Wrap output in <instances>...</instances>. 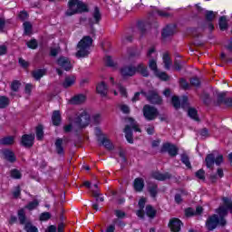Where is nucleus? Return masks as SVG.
I'll return each instance as SVG.
<instances>
[{"label": "nucleus", "mask_w": 232, "mask_h": 232, "mask_svg": "<svg viewBox=\"0 0 232 232\" xmlns=\"http://www.w3.org/2000/svg\"><path fill=\"white\" fill-rule=\"evenodd\" d=\"M223 204L224 206H220L216 210V213L219 215V218L218 215L214 214L207 219L206 227L208 231H213V229H216L218 224L219 226H226L227 221L224 218L227 217V211H230V213H232L231 199H229L228 198H223Z\"/></svg>", "instance_id": "f257e3e1"}, {"label": "nucleus", "mask_w": 232, "mask_h": 232, "mask_svg": "<svg viewBox=\"0 0 232 232\" xmlns=\"http://www.w3.org/2000/svg\"><path fill=\"white\" fill-rule=\"evenodd\" d=\"M121 74L126 78V77H133V75H135L136 72H138V73H140L141 75H143V77H148V75L150 74L148 72V68L146 67V65L140 63L139 64L137 67H133L131 65H127V66H123L121 70Z\"/></svg>", "instance_id": "f03ea898"}, {"label": "nucleus", "mask_w": 232, "mask_h": 232, "mask_svg": "<svg viewBox=\"0 0 232 232\" xmlns=\"http://www.w3.org/2000/svg\"><path fill=\"white\" fill-rule=\"evenodd\" d=\"M93 44V39L90 36H84L77 44L78 51L75 53V56L78 59L81 57H88L90 55V48Z\"/></svg>", "instance_id": "7ed1b4c3"}, {"label": "nucleus", "mask_w": 232, "mask_h": 232, "mask_svg": "<svg viewBox=\"0 0 232 232\" xmlns=\"http://www.w3.org/2000/svg\"><path fill=\"white\" fill-rule=\"evenodd\" d=\"M68 6L69 8L65 13L68 16L75 15L79 12H88V5L79 0H69Z\"/></svg>", "instance_id": "20e7f679"}, {"label": "nucleus", "mask_w": 232, "mask_h": 232, "mask_svg": "<svg viewBox=\"0 0 232 232\" xmlns=\"http://www.w3.org/2000/svg\"><path fill=\"white\" fill-rule=\"evenodd\" d=\"M205 161L207 168L213 169V166H215V164L217 166H220V164L224 162V156L222 154H218L217 150H214L212 153L207 155Z\"/></svg>", "instance_id": "39448f33"}, {"label": "nucleus", "mask_w": 232, "mask_h": 232, "mask_svg": "<svg viewBox=\"0 0 232 232\" xmlns=\"http://www.w3.org/2000/svg\"><path fill=\"white\" fill-rule=\"evenodd\" d=\"M127 121L130 124L126 125L124 129V133L127 140L130 142V144H133V132H131V128L134 130V131H139L140 133V128H139V124H137V121L133 120L132 118H128Z\"/></svg>", "instance_id": "423d86ee"}, {"label": "nucleus", "mask_w": 232, "mask_h": 232, "mask_svg": "<svg viewBox=\"0 0 232 232\" xmlns=\"http://www.w3.org/2000/svg\"><path fill=\"white\" fill-rule=\"evenodd\" d=\"M147 57H149V68L155 74L159 72V68L157 67V51L155 47H150L147 53Z\"/></svg>", "instance_id": "0eeeda50"}, {"label": "nucleus", "mask_w": 232, "mask_h": 232, "mask_svg": "<svg viewBox=\"0 0 232 232\" xmlns=\"http://www.w3.org/2000/svg\"><path fill=\"white\" fill-rule=\"evenodd\" d=\"M74 124L77 128L82 129L86 128L90 124V114L86 111H82L79 115L74 119Z\"/></svg>", "instance_id": "6e6552de"}, {"label": "nucleus", "mask_w": 232, "mask_h": 232, "mask_svg": "<svg viewBox=\"0 0 232 232\" xmlns=\"http://www.w3.org/2000/svg\"><path fill=\"white\" fill-rule=\"evenodd\" d=\"M143 116L146 121H155L159 117V110L151 105H144Z\"/></svg>", "instance_id": "1a4fd4ad"}, {"label": "nucleus", "mask_w": 232, "mask_h": 232, "mask_svg": "<svg viewBox=\"0 0 232 232\" xmlns=\"http://www.w3.org/2000/svg\"><path fill=\"white\" fill-rule=\"evenodd\" d=\"M172 104L176 110H179V108H183V110H186L189 108V103L188 102V96H183L181 98V101L179 99L178 96L172 97Z\"/></svg>", "instance_id": "9d476101"}, {"label": "nucleus", "mask_w": 232, "mask_h": 232, "mask_svg": "<svg viewBox=\"0 0 232 232\" xmlns=\"http://www.w3.org/2000/svg\"><path fill=\"white\" fill-rule=\"evenodd\" d=\"M160 151L161 153H169V157H176L179 155V148L169 142L163 144Z\"/></svg>", "instance_id": "9b49d317"}, {"label": "nucleus", "mask_w": 232, "mask_h": 232, "mask_svg": "<svg viewBox=\"0 0 232 232\" xmlns=\"http://www.w3.org/2000/svg\"><path fill=\"white\" fill-rule=\"evenodd\" d=\"M146 98L150 104H162V98L159 95L157 91H150L146 94Z\"/></svg>", "instance_id": "f8f14e48"}, {"label": "nucleus", "mask_w": 232, "mask_h": 232, "mask_svg": "<svg viewBox=\"0 0 232 232\" xmlns=\"http://www.w3.org/2000/svg\"><path fill=\"white\" fill-rule=\"evenodd\" d=\"M56 63L58 64V66H60V68L65 70V72H70V70L73 68V66L72 65V62H70V59L64 56H61L56 61Z\"/></svg>", "instance_id": "ddd939ff"}, {"label": "nucleus", "mask_w": 232, "mask_h": 232, "mask_svg": "<svg viewBox=\"0 0 232 232\" xmlns=\"http://www.w3.org/2000/svg\"><path fill=\"white\" fill-rule=\"evenodd\" d=\"M35 136L34 134H25L22 136L21 144L24 148H32L34 146Z\"/></svg>", "instance_id": "4468645a"}, {"label": "nucleus", "mask_w": 232, "mask_h": 232, "mask_svg": "<svg viewBox=\"0 0 232 232\" xmlns=\"http://www.w3.org/2000/svg\"><path fill=\"white\" fill-rule=\"evenodd\" d=\"M169 227L172 232H180V228L182 227V221L177 218H174L169 220Z\"/></svg>", "instance_id": "2eb2a0df"}, {"label": "nucleus", "mask_w": 232, "mask_h": 232, "mask_svg": "<svg viewBox=\"0 0 232 232\" xmlns=\"http://www.w3.org/2000/svg\"><path fill=\"white\" fill-rule=\"evenodd\" d=\"M2 155L5 160L8 162L14 163L15 160H17V158L15 157V153H14L11 150L5 149L2 150Z\"/></svg>", "instance_id": "dca6fc26"}, {"label": "nucleus", "mask_w": 232, "mask_h": 232, "mask_svg": "<svg viewBox=\"0 0 232 232\" xmlns=\"http://www.w3.org/2000/svg\"><path fill=\"white\" fill-rule=\"evenodd\" d=\"M101 19H102V15L101 14V10H99V7H95L92 13V18L89 20V23L92 26V24H99V23L101 22Z\"/></svg>", "instance_id": "f3484780"}, {"label": "nucleus", "mask_w": 232, "mask_h": 232, "mask_svg": "<svg viewBox=\"0 0 232 232\" xmlns=\"http://www.w3.org/2000/svg\"><path fill=\"white\" fill-rule=\"evenodd\" d=\"M176 26L174 24L167 25L161 34L162 37L166 39V37H169L175 34Z\"/></svg>", "instance_id": "a211bd4d"}, {"label": "nucleus", "mask_w": 232, "mask_h": 232, "mask_svg": "<svg viewBox=\"0 0 232 232\" xmlns=\"http://www.w3.org/2000/svg\"><path fill=\"white\" fill-rule=\"evenodd\" d=\"M96 92L102 95V97H106V95H108V85H106L104 82H102L97 85Z\"/></svg>", "instance_id": "6ab92c4d"}, {"label": "nucleus", "mask_w": 232, "mask_h": 232, "mask_svg": "<svg viewBox=\"0 0 232 232\" xmlns=\"http://www.w3.org/2000/svg\"><path fill=\"white\" fill-rule=\"evenodd\" d=\"M134 190L140 193L144 189V179L142 178H137L133 182Z\"/></svg>", "instance_id": "aec40b11"}, {"label": "nucleus", "mask_w": 232, "mask_h": 232, "mask_svg": "<svg viewBox=\"0 0 232 232\" xmlns=\"http://www.w3.org/2000/svg\"><path fill=\"white\" fill-rule=\"evenodd\" d=\"M152 179H155L156 180H168L171 179V174L169 172L167 173H160V172H154L152 173Z\"/></svg>", "instance_id": "412c9836"}, {"label": "nucleus", "mask_w": 232, "mask_h": 232, "mask_svg": "<svg viewBox=\"0 0 232 232\" xmlns=\"http://www.w3.org/2000/svg\"><path fill=\"white\" fill-rule=\"evenodd\" d=\"M86 101V96L84 94H78L72 98V104H82Z\"/></svg>", "instance_id": "4be33fe9"}, {"label": "nucleus", "mask_w": 232, "mask_h": 232, "mask_svg": "<svg viewBox=\"0 0 232 232\" xmlns=\"http://www.w3.org/2000/svg\"><path fill=\"white\" fill-rule=\"evenodd\" d=\"M32 75L35 81H39L44 75H46V69H37L32 72Z\"/></svg>", "instance_id": "5701e85b"}, {"label": "nucleus", "mask_w": 232, "mask_h": 232, "mask_svg": "<svg viewBox=\"0 0 232 232\" xmlns=\"http://www.w3.org/2000/svg\"><path fill=\"white\" fill-rule=\"evenodd\" d=\"M52 121L53 126H59L61 124V111H54L52 115Z\"/></svg>", "instance_id": "b1692460"}, {"label": "nucleus", "mask_w": 232, "mask_h": 232, "mask_svg": "<svg viewBox=\"0 0 232 232\" xmlns=\"http://www.w3.org/2000/svg\"><path fill=\"white\" fill-rule=\"evenodd\" d=\"M111 82L113 84V86H117V88L120 90V93L122 97H127L128 92H126V88H124L122 85L121 84H117L115 83V80L113 79V77L110 78Z\"/></svg>", "instance_id": "393cba45"}, {"label": "nucleus", "mask_w": 232, "mask_h": 232, "mask_svg": "<svg viewBox=\"0 0 232 232\" xmlns=\"http://www.w3.org/2000/svg\"><path fill=\"white\" fill-rule=\"evenodd\" d=\"M75 84V76H67L63 83V88H70Z\"/></svg>", "instance_id": "a878e982"}, {"label": "nucleus", "mask_w": 232, "mask_h": 232, "mask_svg": "<svg viewBox=\"0 0 232 232\" xmlns=\"http://www.w3.org/2000/svg\"><path fill=\"white\" fill-rule=\"evenodd\" d=\"M162 59L165 70H169L171 68V58L169 57V54L168 53H165Z\"/></svg>", "instance_id": "bb28decb"}, {"label": "nucleus", "mask_w": 232, "mask_h": 232, "mask_svg": "<svg viewBox=\"0 0 232 232\" xmlns=\"http://www.w3.org/2000/svg\"><path fill=\"white\" fill-rule=\"evenodd\" d=\"M55 148L58 155H64V148H63V139L56 140Z\"/></svg>", "instance_id": "cd10ccee"}, {"label": "nucleus", "mask_w": 232, "mask_h": 232, "mask_svg": "<svg viewBox=\"0 0 232 232\" xmlns=\"http://www.w3.org/2000/svg\"><path fill=\"white\" fill-rule=\"evenodd\" d=\"M10 104V99L6 96H0V109H5Z\"/></svg>", "instance_id": "c85d7f7f"}, {"label": "nucleus", "mask_w": 232, "mask_h": 232, "mask_svg": "<svg viewBox=\"0 0 232 232\" xmlns=\"http://www.w3.org/2000/svg\"><path fill=\"white\" fill-rule=\"evenodd\" d=\"M102 146H104V148H106V150H109V151H111V150H113V143H111V141L108 140V138H103L102 140Z\"/></svg>", "instance_id": "c756f323"}, {"label": "nucleus", "mask_w": 232, "mask_h": 232, "mask_svg": "<svg viewBox=\"0 0 232 232\" xmlns=\"http://www.w3.org/2000/svg\"><path fill=\"white\" fill-rule=\"evenodd\" d=\"M0 144L4 146H11V144H14V137L8 136L0 140Z\"/></svg>", "instance_id": "7c9ffc66"}, {"label": "nucleus", "mask_w": 232, "mask_h": 232, "mask_svg": "<svg viewBox=\"0 0 232 232\" xmlns=\"http://www.w3.org/2000/svg\"><path fill=\"white\" fill-rule=\"evenodd\" d=\"M146 215L150 217V218H155V215H157V210L153 208L151 206L146 207Z\"/></svg>", "instance_id": "2f4dec72"}, {"label": "nucleus", "mask_w": 232, "mask_h": 232, "mask_svg": "<svg viewBox=\"0 0 232 232\" xmlns=\"http://www.w3.org/2000/svg\"><path fill=\"white\" fill-rule=\"evenodd\" d=\"M219 28L224 32V30H227V19L226 16H221L219 18Z\"/></svg>", "instance_id": "473e14b6"}, {"label": "nucleus", "mask_w": 232, "mask_h": 232, "mask_svg": "<svg viewBox=\"0 0 232 232\" xmlns=\"http://www.w3.org/2000/svg\"><path fill=\"white\" fill-rule=\"evenodd\" d=\"M18 219L20 224H26V213L23 208L18 211Z\"/></svg>", "instance_id": "72a5a7b5"}, {"label": "nucleus", "mask_w": 232, "mask_h": 232, "mask_svg": "<svg viewBox=\"0 0 232 232\" xmlns=\"http://www.w3.org/2000/svg\"><path fill=\"white\" fill-rule=\"evenodd\" d=\"M43 125H38L36 127V139L37 140H43V137H44V131L43 130Z\"/></svg>", "instance_id": "f704fd0d"}, {"label": "nucleus", "mask_w": 232, "mask_h": 232, "mask_svg": "<svg viewBox=\"0 0 232 232\" xmlns=\"http://www.w3.org/2000/svg\"><path fill=\"white\" fill-rule=\"evenodd\" d=\"M215 17H217V14L213 11H207L205 14V19L208 23H212Z\"/></svg>", "instance_id": "c9c22d12"}, {"label": "nucleus", "mask_w": 232, "mask_h": 232, "mask_svg": "<svg viewBox=\"0 0 232 232\" xmlns=\"http://www.w3.org/2000/svg\"><path fill=\"white\" fill-rule=\"evenodd\" d=\"M154 75H156L158 79H160V81H169V76L165 72L157 71Z\"/></svg>", "instance_id": "e433bc0d"}, {"label": "nucleus", "mask_w": 232, "mask_h": 232, "mask_svg": "<svg viewBox=\"0 0 232 232\" xmlns=\"http://www.w3.org/2000/svg\"><path fill=\"white\" fill-rule=\"evenodd\" d=\"M181 162H183L187 168L191 169V162L189 161V156H188V154H181Z\"/></svg>", "instance_id": "4c0bfd02"}, {"label": "nucleus", "mask_w": 232, "mask_h": 232, "mask_svg": "<svg viewBox=\"0 0 232 232\" xmlns=\"http://www.w3.org/2000/svg\"><path fill=\"white\" fill-rule=\"evenodd\" d=\"M10 175H11L12 179H14L16 180L22 179V177H23V174H21V171H19L16 169H12L10 171Z\"/></svg>", "instance_id": "58836bf2"}, {"label": "nucleus", "mask_w": 232, "mask_h": 232, "mask_svg": "<svg viewBox=\"0 0 232 232\" xmlns=\"http://www.w3.org/2000/svg\"><path fill=\"white\" fill-rule=\"evenodd\" d=\"M188 115L190 117V119H193L194 121H198V112L194 108H188Z\"/></svg>", "instance_id": "ea45409f"}, {"label": "nucleus", "mask_w": 232, "mask_h": 232, "mask_svg": "<svg viewBox=\"0 0 232 232\" xmlns=\"http://www.w3.org/2000/svg\"><path fill=\"white\" fill-rule=\"evenodd\" d=\"M24 229L26 232H39L37 227L32 225V223H25Z\"/></svg>", "instance_id": "a19ab883"}, {"label": "nucleus", "mask_w": 232, "mask_h": 232, "mask_svg": "<svg viewBox=\"0 0 232 232\" xmlns=\"http://www.w3.org/2000/svg\"><path fill=\"white\" fill-rule=\"evenodd\" d=\"M157 189H158V187L155 184H152L149 187V192L153 198L157 197V193H158Z\"/></svg>", "instance_id": "79ce46f5"}, {"label": "nucleus", "mask_w": 232, "mask_h": 232, "mask_svg": "<svg viewBox=\"0 0 232 232\" xmlns=\"http://www.w3.org/2000/svg\"><path fill=\"white\" fill-rule=\"evenodd\" d=\"M24 29L25 35H30V34H32V24H30V22H24Z\"/></svg>", "instance_id": "37998d69"}, {"label": "nucleus", "mask_w": 232, "mask_h": 232, "mask_svg": "<svg viewBox=\"0 0 232 232\" xmlns=\"http://www.w3.org/2000/svg\"><path fill=\"white\" fill-rule=\"evenodd\" d=\"M39 206V201L37 199H34V201L30 202L28 205L25 206L26 209H29V211H32L35 209Z\"/></svg>", "instance_id": "c03bdc74"}, {"label": "nucleus", "mask_w": 232, "mask_h": 232, "mask_svg": "<svg viewBox=\"0 0 232 232\" xmlns=\"http://www.w3.org/2000/svg\"><path fill=\"white\" fill-rule=\"evenodd\" d=\"M196 177L199 180H206V171L204 169H200L196 172Z\"/></svg>", "instance_id": "a18cd8bd"}, {"label": "nucleus", "mask_w": 232, "mask_h": 232, "mask_svg": "<svg viewBox=\"0 0 232 232\" xmlns=\"http://www.w3.org/2000/svg\"><path fill=\"white\" fill-rule=\"evenodd\" d=\"M104 61H105L106 66H110L111 68H115V62H113V59L111 58V56H106Z\"/></svg>", "instance_id": "49530a36"}, {"label": "nucleus", "mask_w": 232, "mask_h": 232, "mask_svg": "<svg viewBox=\"0 0 232 232\" xmlns=\"http://www.w3.org/2000/svg\"><path fill=\"white\" fill-rule=\"evenodd\" d=\"M20 86H21V82H19V81H14L11 83V90H12V92H19Z\"/></svg>", "instance_id": "de8ad7c7"}, {"label": "nucleus", "mask_w": 232, "mask_h": 232, "mask_svg": "<svg viewBox=\"0 0 232 232\" xmlns=\"http://www.w3.org/2000/svg\"><path fill=\"white\" fill-rule=\"evenodd\" d=\"M227 100V98H226L225 93H219L218 95V104H226Z\"/></svg>", "instance_id": "09e8293b"}, {"label": "nucleus", "mask_w": 232, "mask_h": 232, "mask_svg": "<svg viewBox=\"0 0 232 232\" xmlns=\"http://www.w3.org/2000/svg\"><path fill=\"white\" fill-rule=\"evenodd\" d=\"M157 14L160 17H169V15H171L169 13H168V10L166 9H162V10H158Z\"/></svg>", "instance_id": "8fccbe9b"}, {"label": "nucleus", "mask_w": 232, "mask_h": 232, "mask_svg": "<svg viewBox=\"0 0 232 232\" xmlns=\"http://www.w3.org/2000/svg\"><path fill=\"white\" fill-rule=\"evenodd\" d=\"M50 218H52V215L50 214V212H44L40 215L41 221L50 220Z\"/></svg>", "instance_id": "3c124183"}, {"label": "nucleus", "mask_w": 232, "mask_h": 232, "mask_svg": "<svg viewBox=\"0 0 232 232\" xmlns=\"http://www.w3.org/2000/svg\"><path fill=\"white\" fill-rule=\"evenodd\" d=\"M179 86H181L183 90H189L190 88L189 83H188V82L184 79L179 80Z\"/></svg>", "instance_id": "603ef678"}, {"label": "nucleus", "mask_w": 232, "mask_h": 232, "mask_svg": "<svg viewBox=\"0 0 232 232\" xmlns=\"http://www.w3.org/2000/svg\"><path fill=\"white\" fill-rule=\"evenodd\" d=\"M191 86H195L196 88L200 86V80L198 77H193L190 79Z\"/></svg>", "instance_id": "864d4df0"}, {"label": "nucleus", "mask_w": 232, "mask_h": 232, "mask_svg": "<svg viewBox=\"0 0 232 232\" xmlns=\"http://www.w3.org/2000/svg\"><path fill=\"white\" fill-rule=\"evenodd\" d=\"M20 195H21V187L20 186H16L14 188V190L13 191V197L14 198H19Z\"/></svg>", "instance_id": "5fc2aeb1"}, {"label": "nucleus", "mask_w": 232, "mask_h": 232, "mask_svg": "<svg viewBox=\"0 0 232 232\" xmlns=\"http://www.w3.org/2000/svg\"><path fill=\"white\" fill-rule=\"evenodd\" d=\"M27 46L28 48H32V50H35V48H37V41L31 40L27 42Z\"/></svg>", "instance_id": "6e6d98bb"}, {"label": "nucleus", "mask_w": 232, "mask_h": 232, "mask_svg": "<svg viewBox=\"0 0 232 232\" xmlns=\"http://www.w3.org/2000/svg\"><path fill=\"white\" fill-rule=\"evenodd\" d=\"M18 17L21 21H26V19H28V13L26 11H22L18 14Z\"/></svg>", "instance_id": "4d7b16f0"}, {"label": "nucleus", "mask_w": 232, "mask_h": 232, "mask_svg": "<svg viewBox=\"0 0 232 232\" xmlns=\"http://www.w3.org/2000/svg\"><path fill=\"white\" fill-rule=\"evenodd\" d=\"M186 217H193L195 215V209L188 208L185 210Z\"/></svg>", "instance_id": "13d9d810"}, {"label": "nucleus", "mask_w": 232, "mask_h": 232, "mask_svg": "<svg viewBox=\"0 0 232 232\" xmlns=\"http://www.w3.org/2000/svg\"><path fill=\"white\" fill-rule=\"evenodd\" d=\"M120 110L122 111V113H129L130 112V107L126 104L120 105Z\"/></svg>", "instance_id": "bf43d9fd"}, {"label": "nucleus", "mask_w": 232, "mask_h": 232, "mask_svg": "<svg viewBox=\"0 0 232 232\" xmlns=\"http://www.w3.org/2000/svg\"><path fill=\"white\" fill-rule=\"evenodd\" d=\"M19 64L22 66V68H28V66H30V63H28V62L23 58L19 59Z\"/></svg>", "instance_id": "052dcab7"}, {"label": "nucleus", "mask_w": 232, "mask_h": 232, "mask_svg": "<svg viewBox=\"0 0 232 232\" xmlns=\"http://www.w3.org/2000/svg\"><path fill=\"white\" fill-rule=\"evenodd\" d=\"M59 48H52L50 52V56L51 57H57L59 55Z\"/></svg>", "instance_id": "680f3d73"}, {"label": "nucleus", "mask_w": 232, "mask_h": 232, "mask_svg": "<svg viewBox=\"0 0 232 232\" xmlns=\"http://www.w3.org/2000/svg\"><path fill=\"white\" fill-rule=\"evenodd\" d=\"M174 68H175V70L179 72V70H182V63L180 62H179V60H176L174 62Z\"/></svg>", "instance_id": "e2e57ef3"}, {"label": "nucleus", "mask_w": 232, "mask_h": 232, "mask_svg": "<svg viewBox=\"0 0 232 232\" xmlns=\"http://www.w3.org/2000/svg\"><path fill=\"white\" fill-rule=\"evenodd\" d=\"M115 215L118 218H124V217H126V213H124V211L121 210H116Z\"/></svg>", "instance_id": "0e129e2a"}, {"label": "nucleus", "mask_w": 232, "mask_h": 232, "mask_svg": "<svg viewBox=\"0 0 232 232\" xmlns=\"http://www.w3.org/2000/svg\"><path fill=\"white\" fill-rule=\"evenodd\" d=\"M6 52H8L6 45H0V55L6 54Z\"/></svg>", "instance_id": "69168bd1"}, {"label": "nucleus", "mask_w": 232, "mask_h": 232, "mask_svg": "<svg viewBox=\"0 0 232 232\" xmlns=\"http://www.w3.org/2000/svg\"><path fill=\"white\" fill-rule=\"evenodd\" d=\"M140 209H144V206H146V198H141L139 201Z\"/></svg>", "instance_id": "338daca9"}, {"label": "nucleus", "mask_w": 232, "mask_h": 232, "mask_svg": "<svg viewBox=\"0 0 232 232\" xmlns=\"http://www.w3.org/2000/svg\"><path fill=\"white\" fill-rule=\"evenodd\" d=\"M225 104H226V106L232 108V98H227Z\"/></svg>", "instance_id": "774afa93"}]
</instances>
